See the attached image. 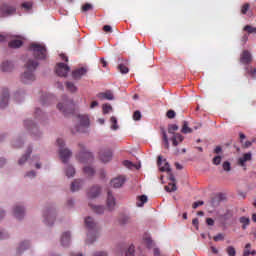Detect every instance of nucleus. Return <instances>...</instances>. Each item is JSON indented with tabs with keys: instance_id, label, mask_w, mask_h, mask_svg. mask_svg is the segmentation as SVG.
<instances>
[{
	"instance_id": "6",
	"label": "nucleus",
	"mask_w": 256,
	"mask_h": 256,
	"mask_svg": "<svg viewBox=\"0 0 256 256\" xmlns=\"http://www.w3.org/2000/svg\"><path fill=\"white\" fill-rule=\"evenodd\" d=\"M57 109L64 115H71L75 113V102L73 100H65L57 105Z\"/></svg>"
},
{
	"instance_id": "16",
	"label": "nucleus",
	"mask_w": 256,
	"mask_h": 256,
	"mask_svg": "<svg viewBox=\"0 0 256 256\" xmlns=\"http://www.w3.org/2000/svg\"><path fill=\"white\" fill-rule=\"evenodd\" d=\"M78 147L80 148V157H83V159H87L88 161L93 159V153L85 148V145L78 144Z\"/></svg>"
},
{
	"instance_id": "11",
	"label": "nucleus",
	"mask_w": 256,
	"mask_h": 256,
	"mask_svg": "<svg viewBox=\"0 0 256 256\" xmlns=\"http://www.w3.org/2000/svg\"><path fill=\"white\" fill-rule=\"evenodd\" d=\"M55 71L58 77H67L71 68L67 64L60 62L56 65Z\"/></svg>"
},
{
	"instance_id": "38",
	"label": "nucleus",
	"mask_w": 256,
	"mask_h": 256,
	"mask_svg": "<svg viewBox=\"0 0 256 256\" xmlns=\"http://www.w3.org/2000/svg\"><path fill=\"white\" fill-rule=\"evenodd\" d=\"M243 31H246L248 35H255L256 34V27H253L251 25H246L243 28Z\"/></svg>"
},
{
	"instance_id": "36",
	"label": "nucleus",
	"mask_w": 256,
	"mask_h": 256,
	"mask_svg": "<svg viewBox=\"0 0 256 256\" xmlns=\"http://www.w3.org/2000/svg\"><path fill=\"white\" fill-rule=\"evenodd\" d=\"M66 89L70 91V93H77V86L73 82H66Z\"/></svg>"
},
{
	"instance_id": "57",
	"label": "nucleus",
	"mask_w": 256,
	"mask_h": 256,
	"mask_svg": "<svg viewBox=\"0 0 256 256\" xmlns=\"http://www.w3.org/2000/svg\"><path fill=\"white\" fill-rule=\"evenodd\" d=\"M91 9H93V5L86 3L82 6V11L87 12V11H91Z\"/></svg>"
},
{
	"instance_id": "26",
	"label": "nucleus",
	"mask_w": 256,
	"mask_h": 256,
	"mask_svg": "<svg viewBox=\"0 0 256 256\" xmlns=\"http://www.w3.org/2000/svg\"><path fill=\"white\" fill-rule=\"evenodd\" d=\"M99 157H101V159H109L110 157H113V152H111L110 149L107 148H103L99 151Z\"/></svg>"
},
{
	"instance_id": "25",
	"label": "nucleus",
	"mask_w": 256,
	"mask_h": 256,
	"mask_svg": "<svg viewBox=\"0 0 256 256\" xmlns=\"http://www.w3.org/2000/svg\"><path fill=\"white\" fill-rule=\"evenodd\" d=\"M124 167L127 169H141V162H133V161H124Z\"/></svg>"
},
{
	"instance_id": "51",
	"label": "nucleus",
	"mask_w": 256,
	"mask_h": 256,
	"mask_svg": "<svg viewBox=\"0 0 256 256\" xmlns=\"http://www.w3.org/2000/svg\"><path fill=\"white\" fill-rule=\"evenodd\" d=\"M141 111L136 110L133 114V119L134 121H141Z\"/></svg>"
},
{
	"instance_id": "46",
	"label": "nucleus",
	"mask_w": 256,
	"mask_h": 256,
	"mask_svg": "<svg viewBox=\"0 0 256 256\" xmlns=\"http://www.w3.org/2000/svg\"><path fill=\"white\" fill-rule=\"evenodd\" d=\"M22 8L25 9V11H31V9H33V3L32 2H24V3H22Z\"/></svg>"
},
{
	"instance_id": "30",
	"label": "nucleus",
	"mask_w": 256,
	"mask_h": 256,
	"mask_svg": "<svg viewBox=\"0 0 256 256\" xmlns=\"http://www.w3.org/2000/svg\"><path fill=\"white\" fill-rule=\"evenodd\" d=\"M240 223L242 224V229H247L251 223V219L249 217L242 216L239 219Z\"/></svg>"
},
{
	"instance_id": "4",
	"label": "nucleus",
	"mask_w": 256,
	"mask_h": 256,
	"mask_svg": "<svg viewBox=\"0 0 256 256\" xmlns=\"http://www.w3.org/2000/svg\"><path fill=\"white\" fill-rule=\"evenodd\" d=\"M28 51L34 55L35 59H47V48L45 45L39 43L30 44Z\"/></svg>"
},
{
	"instance_id": "2",
	"label": "nucleus",
	"mask_w": 256,
	"mask_h": 256,
	"mask_svg": "<svg viewBox=\"0 0 256 256\" xmlns=\"http://www.w3.org/2000/svg\"><path fill=\"white\" fill-rule=\"evenodd\" d=\"M39 67V62L37 60L29 59L26 64L25 68L26 71L21 75V81L25 85H29V83H33L35 81V69Z\"/></svg>"
},
{
	"instance_id": "33",
	"label": "nucleus",
	"mask_w": 256,
	"mask_h": 256,
	"mask_svg": "<svg viewBox=\"0 0 256 256\" xmlns=\"http://www.w3.org/2000/svg\"><path fill=\"white\" fill-rule=\"evenodd\" d=\"M8 45L12 49H19V47H21L23 45V41H21V40H12V41L9 42Z\"/></svg>"
},
{
	"instance_id": "42",
	"label": "nucleus",
	"mask_w": 256,
	"mask_h": 256,
	"mask_svg": "<svg viewBox=\"0 0 256 256\" xmlns=\"http://www.w3.org/2000/svg\"><path fill=\"white\" fill-rule=\"evenodd\" d=\"M226 253L228 256H236L237 255V251L235 250V247H233V246H228L226 248Z\"/></svg>"
},
{
	"instance_id": "64",
	"label": "nucleus",
	"mask_w": 256,
	"mask_h": 256,
	"mask_svg": "<svg viewBox=\"0 0 256 256\" xmlns=\"http://www.w3.org/2000/svg\"><path fill=\"white\" fill-rule=\"evenodd\" d=\"M93 256H107V252H96Z\"/></svg>"
},
{
	"instance_id": "31",
	"label": "nucleus",
	"mask_w": 256,
	"mask_h": 256,
	"mask_svg": "<svg viewBox=\"0 0 256 256\" xmlns=\"http://www.w3.org/2000/svg\"><path fill=\"white\" fill-rule=\"evenodd\" d=\"M181 133H184V135H187V133H193V129L189 128V122L188 121L183 122Z\"/></svg>"
},
{
	"instance_id": "34",
	"label": "nucleus",
	"mask_w": 256,
	"mask_h": 256,
	"mask_svg": "<svg viewBox=\"0 0 256 256\" xmlns=\"http://www.w3.org/2000/svg\"><path fill=\"white\" fill-rule=\"evenodd\" d=\"M162 131V139H163V143H164V147L165 149H169V138L167 137V131H165V129H161Z\"/></svg>"
},
{
	"instance_id": "55",
	"label": "nucleus",
	"mask_w": 256,
	"mask_h": 256,
	"mask_svg": "<svg viewBox=\"0 0 256 256\" xmlns=\"http://www.w3.org/2000/svg\"><path fill=\"white\" fill-rule=\"evenodd\" d=\"M31 153H32L31 148H28L26 154L22 158V161H29V158L31 157Z\"/></svg>"
},
{
	"instance_id": "10",
	"label": "nucleus",
	"mask_w": 256,
	"mask_h": 256,
	"mask_svg": "<svg viewBox=\"0 0 256 256\" xmlns=\"http://www.w3.org/2000/svg\"><path fill=\"white\" fill-rule=\"evenodd\" d=\"M31 246V240H22L16 248V255H23L25 251L31 249Z\"/></svg>"
},
{
	"instance_id": "48",
	"label": "nucleus",
	"mask_w": 256,
	"mask_h": 256,
	"mask_svg": "<svg viewBox=\"0 0 256 256\" xmlns=\"http://www.w3.org/2000/svg\"><path fill=\"white\" fill-rule=\"evenodd\" d=\"M121 225H127L128 223H131V218L129 216H123L120 219Z\"/></svg>"
},
{
	"instance_id": "37",
	"label": "nucleus",
	"mask_w": 256,
	"mask_h": 256,
	"mask_svg": "<svg viewBox=\"0 0 256 256\" xmlns=\"http://www.w3.org/2000/svg\"><path fill=\"white\" fill-rule=\"evenodd\" d=\"M84 173L88 177H93L95 175V169L91 166H85L84 167Z\"/></svg>"
},
{
	"instance_id": "58",
	"label": "nucleus",
	"mask_w": 256,
	"mask_h": 256,
	"mask_svg": "<svg viewBox=\"0 0 256 256\" xmlns=\"http://www.w3.org/2000/svg\"><path fill=\"white\" fill-rule=\"evenodd\" d=\"M256 142V139H253L252 141H246L244 144H242V147H244L245 149H248V147H251V145H253V143Z\"/></svg>"
},
{
	"instance_id": "54",
	"label": "nucleus",
	"mask_w": 256,
	"mask_h": 256,
	"mask_svg": "<svg viewBox=\"0 0 256 256\" xmlns=\"http://www.w3.org/2000/svg\"><path fill=\"white\" fill-rule=\"evenodd\" d=\"M249 7H250L249 3H246L242 6L241 8L242 15H247V11H249Z\"/></svg>"
},
{
	"instance_id": "45",
	"label": "nucleus",
	"mask_w": 256,
	"mask_h": 256,
	"mask_svg": "<svg viewBox=\"0 0 256 256\" xmlns=\"http://www.w3.org/2000/svg\"><path fill=\"white\" fill-rule=\"evenodd\" d=\"M118 71H120V73H122L123 75L129 73V68L123 64H120L118 66Z\"/></svg>"
},
{
	"instance_id": "32",
	"label": "nucleus",
	"mask_w": 256,
	"mask_h": 256,
	"mask_svg": "<svg viewBox=\"0 0 256 256\" xmlns=\"http://www.w3.org/2000/svg\"><path fill=\"white\" fill-rule=\"evenodd\" d=\"M143 243H144V245H146V247L148 249H152V247L155 246V244L153 243V240L151 239V237H149L147 235L143 238Z\"/></svg>"
},
{
	"instance_id": "20",
	"label": "nucleus",
	"mask_w": 256,
	"mask_h": 256,
	"mask_svg": "<svg viewBox=\"0 0 256 256\" xmlns=\"http://www.w3.org/2000/svg\"><path fill=\"white\" fill-rule=\"evenodd\" d=\"M87 68L85 67H81V68H77L72 72V77L73 79H75L76 81H79V79H81V77H84V75H87Z\"/></svg>"
},
{
	"instance_id": "17",
	"label": "nucleus",
	"mask_w": 256,
	"mask_h": 256,
	"mask_svg": "<svg viewBox=\"0 0 256 256\" xmlns=\"http://www.w3.org/2000/svg\"><path fill=\"white\" fill-rule=\"evenodd\" d=\"M100 101L106 100V101H113L115 99V96L113 95V92L111 90H106L105 92H100L96 95Z\"/></svg>"
},
{
	"instance_id": "62",
	"label": "nucleus",
	"mask_w": 256,
	"mask_h": 256,
	"mask_svg": "<svg viewBox=\"0 0 256 256\" xmlns=\"http://www.w3.org/2000/svg\"><path fill=\"white\" fill-rule=\"evenodd\" d=\"M205 202L203 201H197L193 203V209H197V207H201V205H204Z\"/></svg>"
},
{
	"instance_id": "43",
	"label": "nucleus",
	"mask_w": 256,
	"mask_h": 256,
	"mask_svg": "<svg viewBox=\"0 0 256 256\" xmlns=\"http://www.w3.org/2000/svg\"><path fill=\"white\" fill-rule=\"evenodd\" d=\"M249 255H251V243H247L243 251V256H249Z\"/></svg>"
},
{
	"instance_id": "8",
	"label": "nucleus",
	"mask_w": 256,
	"mask_h": 256,
	"mask_svg": "<svg viewBox=\"0 0 256 256\" xmlns=\"http://www.w3.org/2000/svg\"><path fill=\"white\" fill-rule=\"evenodd\" d=\"M12 213L15 219H18V221L25 219V206L16 204L12 208Z\"/></svg>"
},
{
	"instance_id": "29",
	"label": "nucleus",
	"mask_w": 256,
	"mask_h": 256,
	"mask_svg": "<svg viewBox=\"0 0 256 256\" xmlns=\"http://www.w3.org/2000/svg\"><path fill=\"white\" fill-rule=\"evenodd\" d=\"M1 70L4 73H9V71H13V63L9 61H5L1 65Z\"/></svg>"
},
{
	"instance_id": "47",
	"label": "nucleus",
	"mask_w": 256,
	"mask_h": 256,
	"mask_svg": "<svg viewBox=\"0 0 256 256\" xmlns=\"http://www.w3.org/2000/svg\"><path fill=\"white\" fill-rule=\"evenodd\" d=\"M133 255H135V246L131 245L127 249L125 256H133Z\"/></svg>"
},
{
	"instance_id": "61",
	"label": "nucleus",
	"mask_w": 256,
	"mask_h": 256,
	"mask_svg": "<svg viewBox=\"0 0 256 256\" xmlns=\"http://www.w3.org/2000/svg\"><path fill=\"white\" fill-rule=\"evenodd\" d=\"M66 205H67V207H68L69 209H71V208L74 207V205H75V200H73V199H68Z\"/></svg>"
},
{
	"instance_id": "23",
	"label": "nucleus",
	"mask_w": 256,
	"mask_h": 256,
	"mask_svg": "<svg viewBox=\"0 0 256 256\" xmlns=\"http://www.w3.org/2000/svg\"><path fill=\"white\" fill-rule=\"evenodd\" d=\"M157 165H158L159 171H162L163 173H171V165H169V162L158 161Z\"/></svg>"
},
{
	"instance_id": "21",
	"label": "nucleus",
	"mask_w": 256,
	"mask_h": 256,
	"mask_svg": "<svg viewBox=\"0 0 256 256\" xmlns=\"http://www.w3.org/2000/svg\"><path fill=\"white\" fill-rule=\"evenodd\" d=\"M85 185V182L81 179H76L71 183L70 189L72 193L80 191V189Z\"/></svg>"
},
{
	"instance_id": "1",
	"label": "nucleus",
	"mask_w": 256,
	"mask_h": 256,
	"mask_svg": "<svg viewBox=\"0 0 256 256\" xmlns=\"http://www.w3.org/2000/svg\"><path fill=\"white\" fill-rule=\"evenodd\" d=\"M84 225L87 229L86 243H95L99 237V227L97 226V221H95L93 217L88 216L84 219Z\"/></svg>"
},
{
	"instance_id": "27",
	"label": "nucleus",
	"mask_w": 256,
	"mask_h": 256,
	"mask_svg": "<svg viewBox=\"0 0 256 256\" xmlns=\"http://www.w3.org/2000/svg\"><path fill=\"white\" fill-rule=\"evenodd\" d=\"M89 206L91 207L92 211L96 213L97 215H103L105 213V206L103 205H93L89 203Z\"/></svg>"
},
{
	"instance_id": "19",
	"label": "nucleus",
	"mask_w": 256,
	"mask_h": 256,
	"mask_svg": "<svg viewBox=\"0 0 256 256\" xmlns=\"http://www.w3.org/2000/svg\"><path fill=\"white\" fill-rule=\"evenodd\" d=\"M101 195V187L100 186H93L87 192L88 199H97Z\"/></svg>"
},
{
	"instance_id": "50",
	"label": "nucleus",
	"mask_w": 256,
	"mask_h": 256,
	"mask_svg": "<svg viewBox=\"0 0 256 256\" xmlns=\"http://www.w3.org/2000/svg\"><path fill=\"white\" fill-rule=\"evenodd\" d=\"M225 240V234L219 233L216 236H214V241L219 242V241H224Z\"/></svg>"
},
{
	"instance_id": "49",
	"label": "nucleus",
	"mask_w": 256,
	"mask_h": 256,
	"mask_svg": "<svg viewBox=\"0 0 256 256\" xmlns=\"http://www.w3.org/2000/svg\"><path fill=\"white\" fill-rule=\"evenodd\" d=\"M0 239H9V232H7V230L0 229Z\"/></svg>"
},
{
	"instance_id": "52",
	"label": "nucleus",
	"mask_w": 256,
	"mask_h": 256,
	"mask_svg": "<svg viewBox=\"0 0 256 256\" xmlns=\"http://www.w3.org/2000/svg\"><path fill=\"white\" fill-rule=\"evenodd\" d=\"M247 72L249 75H251L252 79H256V68H247Z\"/></svg>"
},
{
	"instance_id": "60",
	"label": "nucleus",
	"mask_w": 256,
	"mask_h": 256,
	"mask_svg": "<svg viewBox=\"0 0 256 256\" xmlns=\"http://www.w3.org/2000/svg\"><path fill=\"white\" fill-rule=\"evenodd\" d=\"M31 166L35 167V169H41V167H43V163L42 162H31Z\"/></svg>"
},
{
	"instance_id": "59",
	"label": "nucleus",
	"mask_w": 256,
	"mask_h": 256,
	"mask_svg": "<svg viewBox=\"0 0 256 256\" xmlns=\"http://www.w3.org/2000/svg\"><path fill=\"white\" fill-rule=\"evenodd\" d=\"M237 166L242 167V169L245 171L247 169V162L246 161H238Z\"/></svg>"
},
{
	"instance_id": "5",
	"label": "nucleus",
	"mask_w": 256,
	"mask_h": 256,
	"mask_svg": "<svg viewBox=\"0 0 256 256\" xmlns=\"http://www.w3.org/2000/svg\"><path fill=\"white\" fill-rule=\"evenodd\" d=\"M175 131H179V126L177 124L168 125V133L173 135L171 138L173 147H177V145H179V143H183V139H185L183 135L175 133Z\"/></svg>"
},
{
	"instance_id": "28",
	"label": "nucleus",
	"mask_w": 256,
	"mask_h": 256,
	"mask_svg": "<svg viewBox=\"0 0 256 256\" xmlns=\"http://www.w3.org/2000/svg\"><path fill=\"white\" fill-rule=\"evenodd\" d=\"M24 125L27 129H29V131H31L32 133H37L38 129H37V125H35L34 122H32V120H27L24 122Z\"/></svg>"
},
{
	"instance_id": "35",
	"label": "nucleus",
	"mask_w": 256,
	"mask_h": 256,
	"mask_svg": "<svg viewBox=\"0 0 256 256\" xmlns=\"http://www.w3.org/2000/svg\"><path fill=\"white\" fill-rule=\"evenodd\" d=\"M147 203V195L139 196L136 202L137 207H143Z\"/></svg>"
},
{
	"instance_id": "40",
	"label": "nucleus",
	"mask_w": 256,
	"mask_h": 256,
	"mask_svg": "<svg viewBox=\"0 0 256 256\" xmlns=\"http://www.w3.org/2000/svg\"><path fill=\"white\" fill-rule=\"evenodd\" d=\"M110 122H111V129H113V131H117L119 129V126L117 125V118L115 116H112L110 118Z\"/></svg>"
},
{
	"instance_id": "7",
	"label": "nucleus",
	"mask_w": 256,
	"mask_h": 256,
	"mask_svg": "<svg viewBox=\"0 0 256 256\" xmlns=\"http://www.w3.org/2000/svg\"><path fill=\"white\" fill-rule=\"evenodd\" d=\"M56 143H57L58 147H60V149H59L60 159H62L63 161H67V159H71V155H73V152H71V150H69V148H64L65 140H63L62 138H58L56 140Z\"/></svg>"
},
{
	"instance_id": "39",
	"label": "nucleus",
	"mask_w": 256,
	"mask_h": 256,
	"mask_svg": "<svg viewBox=\"0 0 256 256\" xmlns=\"http://www.w3.org/2000/svg\"><path fill=\"white\" fill-rule=\"evenodd\" d=\"M165 191L168 193H173L174 191H177V185L175 182L169 183L168 186H165Z\"/></svg>"
},
{
	"instance_id": "14",
	"label": "nucleus",
	"mask_w": 256,
	"mask_h": 256,
	"mask_svg": "<svg viewBox=\"0 0 256 256\" xmlns=\"http://www.w3.org/2000/svg\"><path fill=\"white\" fill-rule=\"evenodd\" d=\"M64 173L68 179H71L72 177H75V167L71 165L69 162L64 161Z\"/></svg>"
},
{
	"instance_id": "53",
	"label": "nucleus",
	"mask_w": 256,
	"mask_h": 256,
	"mask_svg": "<svg viewBox=\"0 0 256 256\" xmlns=\"http://www.w3.org/2000/svg\"><path fill=\"white\" fill-rule=\"evenodd\" d=\"M176 115L175 110H168L166 113V117H168V119H175Z\"/></svg>"
},
{
	"instance_id": "56",
	"label": "nucleus",
	"mask_w": 256,
	"mask_h": 256,
	"mask_svg": "<svg viewBox=\"0 0 256 256\" xmlns=\"http://www.w3.org/2000/svg\"><path fill=\"white\" fill-rule=\"evenodd\" d=\"M239 161H251V152L244 154L243 158H240Z\"/></svg>"
},
{
	"instance_id": "15",
	"label": "nucleus",
	"mask_w": 256,
	"mask_h": 256,
	"mask_svg": "<svg viewBox=\"0 0 256 256\" xmlns=\"http://www.w3.org/2000/svg\"><path fill=\"white\" fill-rule=\"evenodd\" d=\"M252 61L253 56H251V52L244 50L240 56V63H242V65H249Z\"/></svg>"
},
{
	"instance_id": "3",
	"label": "nucleus",
	"mask_w": 256,
	"mask_h": 256,
	"mask_svg": "<svg viewBox=\"0 0 256 256\" xmlns=\"http://www.w3.org/2000/svg\"><path fill=\"white\" fill-rule=\"evenodd\" d=\"M57 221V208L54 206H48L42 211V223L46 227H53Z\"/></svg>"
},
{
	"instance_id": "63",
	"label": "nucleus",
	"mask_w": 256,
	"mask_h": 256,
	"mask_svg": "<svg viewBox=\"0 0 256 256\" xmlns=\"http://www.w3.org/2000/svg\"><path fill=\"white\" fill-rule=\"evenodd\" d=\"M36 173H35V171H30V172H27V174H26V177H29V179H33V178H35L36 177Z\"/></svg>"
},
{
	"instance_id": "24",
	"label": "nucleus",
	"mask_w": 256,
	"mask_h": 256,
	"mask_svg": "<svg viewBox=\"0 0 256 256\" xmlns=\"http://www.w3.org/2000/svg\"><path fill=\"white\" fill-rule=\"evenodd\" d=\"M9 103V90L8 89H4L3 90V94H2V98L0 100V108L4 109V107L6 105H8Z\"/></svg>"
},
{
	"instance_id": "41",
	"label": "nucleus",
	"mask_w": 256,
	"mask_h": 256,
	"mask_svg": "<svg viewBox=\"0 0 256 256\" xmlns=\"http://www.w3.org/2000/svg\"><path fill=\"white\" fill-rule=\"evenodd\" d=\"M102 111L104 115H107V113H111V111H113V107L111 106V104H103Z\"/></svg>"
},
{
	"instance_id": "18",
	"label": "nucleus",
	"mask_w": 256,
	"mask_h": 256,
	"mask_svg": "<svg viewBox=\"0 0 256 256\" xmlns=\"http://www.w3.org/2000/svg\"><path fill=\"white\" fill-rule=\"evenodd\" d=\"M15 11L16 9L14 6H9L7 4H4L0 8V13L2 14V17H8V15H13Z\"/></svg>"
},
{
	"instance_id": "44",
	"label": "nucleus",
	"mask_w": 256,
	"mask_h": 256,
	"mask_svg": "<svg viewBox=\"0 0 256 256\" xmlns=\"http://www.w3.org/2000/svg\"><path fill=\"white\" fill-rule=\"evenodd\" d=\"M222 169L223 171H227V172L231 171V162L229 161L222 162Z\"/></svg>"
},
{
	"instance_id": "22",
	"label": "nucleus",
	"mask_w": 256,
	"mask_h": 256,
	"mask_svg": "<svg viewBox=\"0 0 256 256\" xmlns=\"http://www.w3.org/2000/svg\"><path fill=\"white\" fill-rule=\"evenodd\" d=\"M124 184L125 178L123 176H119L111 180V186L114 187V189H119V187H123Z\"/></svg>"
},
{
	"instance_id": "13",
	"label": "nucleus",
	"mask_w": 256,
	"mask_h": 256,
	"mask_svg": "<svg viewBox=\"0 0 256 256\" xmlns=\"http://www.w3.org/2000/svg\"><path fill=\"white\" fill-rule=\"evenodd\" d=\"M117 205V199L111 191H108L106 198V206L108 211H115V206Z\"/></svg>"
},
{
	"instance_id": "12",
	"label": "nucleus",
	"mask_w": 256,
	"mask_h": 256,
	"mask_svg": "<svg viewBox=\"0 0 256 256\" xmlns=\"http://www.w3.org/2000/svg\"><path fill=\"white\" fill-rule=\"evenodd\" d=\"M77 121L80 126L76 127V131L78 133H83L82 127H89L90 122H89V116L88 115H78L77 116Z\"/></svg>"
},
{
	"instance_id": "9",
	"label": "nucleus",
	"mask_w": 256,
	"mask_h": 256,
	"mask_svg": "<svg viewBox=\"0 0 256 256\" xmlns=\"http://www.w3.org/2000/svg\"><path fill=\"white\" fill-rule=\"evenodd\" d=\"M73 237V233L70 230H66L60 235V245L62 247H69L71 245V238Z\"/></svg>"
}]
</instances>
